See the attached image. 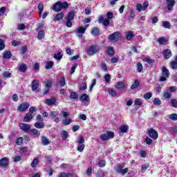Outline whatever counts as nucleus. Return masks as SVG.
<instances>
[{
    "instance_id": "45",
    "label": "nucleus",
    "mask_w": 177,
    "mask_h": 177,
    "mask_svg": "<svg viewBox=\"0 0 177 177\" xmlns=\"http://www.w3.org/2000/svg\"><path fill=\"white\" fill-rule=\"evenodd\" d=\"M153 104L155 106H160V104H161V100H160V98H155L153 100Z\"/></svg>"
},
{
    "instance_id": "17",
    "label": "nucleus",
    "mask_w": 177,
    "mask_h": 177,
    "mask_svg": "<svg viewBox=\"0 0 177 177\" xmlns=\"http://www.w3.org/2000/svg\"><path fill=\"white\" fill-rule=\"evenodd\" d=\"M33 116L32 114H31L30 113H28L24 119V122H30L31 121V120H32Z\"/></svg>"
},
{
    "instance_id": "46",
    "label": "nucleus",
    "mask_w": 177,
    "mask_h": 177,
    "mask_svg": "<svg viewBox=\"0 0 177 177\" xmlns=\"http://www.w3.org/2000/svg\"><path fill=\"white\" fill-rule=\"evenodd\" d=\"M64 124V125H70V124H71V119L70 118H65Z\"/></svg>"
},
{
    "instance_id": "36",
    "label": "nucleus",
    "mask_w": 177,
    "mask_h": 177,
    "mask_svg": "<svg viewBox=\"0 0 177 177\" xmlns=\"http://www.w3.org/2000/svg\"><path fill=\"white\" fill-rule=\"evenodd\" d=\"M84 149H85V145H84V144H78L77 145V151L82 153V151H84Z\"/></svg>"
},
{
    "instance_id": "4",
    "label": "nucleus",
    "mask_w": 177,
    "mask_h": 177,
    "mask_svg": "<svg viewBox=\"0 0 177 177\" xmlns=\"http://www.w3.org/2000/svg\"><path fill=\"white\" fill-rule=\"evenodd\" d=\"M121 33L120 32H115L108 36L109 41H118L121 38Z\"/></svg>"
},
{
    "instance_id": "51",
    "label": "nucleus",
    "mask_w": 177,
    "mask_h": 177,
    "mask_svg": "<svg viewBox=\"0 0 177 177\" xmlns=\"http://www.w3.org/2000/svg\"><path fill=\"white\" fill-rule=\"evenodd\" d=\"M3 77L6 78H10V77H12V73H10L9 71H5L3 73Z\"/></svg>"
},
{
    "instance_id": "58",
    "label": "nucleus",
    "mask_w": 177,
    "mask_h": 177,
    "mask_svg": "<svg viewBox=\"0 0 177 177\" xmlns=\"http://www.w3.org/2000/svg\"><path fill=\"white\" fill-rule=\"evenodd\" d=\"M151 96V93H147L144 95V99H145V100H149V99H150Z\"/></svg>"
},
{
    "instance_id": "11",
    "label": "nucleus",
    "mask_w": 177,
    "mask_h": 177,
    "mask_svg": "<svg viewBox=\"0 0 177 177\" xmlns=\"http://www.w3.org/2000/svg\"><path fill=\"white\" fill-rule=\"evenodd\" d=\"M52 84H53L52 80H46V82H45V86L47 88L45 90L44 95H46V93H48V92H49V88H52Z\"/></svg>"
},
{
    "instance_id": "49",
    "label": "nucleus",
    "mask_w": 177,
    "mask_h": 177,
    "mask_svg": "<svg viewBox=\"0 0 177 177\" xmlns=\"http://www.w3.org/2000/svg\"><path fill=\"white\" fill-rule=\"evenodd\" d=\"M104 78L105 82H110V81L111 80V76L110 75V74L105 75Z\"/></svg>"
},
{
    "instance_id": "19",
    "label": "nucleus",
    "mask_w": 177,
    "mask_h": 177,
    "mask_svg": "<svg viewBox=\"0 0 177 177\" xmlns=\"http://www.w3.org/2000/svg\"><path fill=\"white\" fill-rule=\"evenodd\" d=\"M162 75H164V77H169V71L167 69L165 66L162 68Z\"/></svg>"
},
{
    "instance_id": "57",
    "label": "nucleus",
    "mask_w": 177,
    "mask_h": 177,
    "mask_svg": "<svg viewBox=\"0 0 177 177\" xmlns=\"http://www.w3.org/2000/svg\"><path fill=\"white\" fill-rule=\"evenodd\" d=\"M145 143H146V145H151L153 143V140L147 137L145 140Z\"/></svg>"
},
{
    "instance_id": "63",
    "label": "nucleus",
    "mask_w": 177,
    "mask_h": 177,
    "mask_svg": "<svg viewBox=\"0 0 177 177\" xmlns=\"http://www.w3.org/2000/svg\"><path fill=\"white\" fill-rule=\"evenodd\" d=\"M87 86H86V83L84 82L81 84L80 87V91H86Z\"/></svg>"
},
{
    "instance_id": "30",
    "label": "nucleus",
    "mask_w": 177,
    "mask_h": 177,
    "mask_svg": "<svg viewBox=\"0 0 177 177\" xmlns=\"http://www.w3.org/2000/svg\"><path fill=\"white\" fill-rule=\"evenodd\" d=\"M158 44H160V45H165L166 43L167 42V39H165V37H160L158 39Z\"/></svg>"
},
{
    "instance_id": "1",
    "label": "nucleus",
    "mask_w": 177,
    "mask_h": 177,
    "mask_svg": "<svg viewBox=\"0 0 177 177\" xmlns=\"http://www.w3.org/2000/svg\"><path fill=\"white\" fill-rule=\"evenodd\" d=\"M67 8H68V3L67 1L63 3L62 1H57L53 6V10L57 12H61L62 9H67Z\"/></svg>"
},
{
    "instance_id": "38",
    "label": "nucleus",
    "mask_w": 177,
    "mask_h": 177,
    "mask_svg": "<svg viewBox=\"0 0 177 177\" xmlns=\"http://www.w3.org/2000/svg\"><path fill=\"white\" fill-rule=\"evenodd\" d=\"M162 27H164V28H169V30L171 29V24L169 21H163Z\"/></svg>"
},
{
    "instance_id": "59",
    "label": "nucleus",
    "mask_w": 177,
    "mask_h": 177,
    "mask_svg": "<svg viewBox=\"0 0 177 177\" xmlns=\"http://www.w3.org/2000/svg\"><path fill=\"white\" fill-rule=\"evenodd\" d=\"M109 95H111V96H115V95H117V91L113 88H110L109 90Z\"/></svg>"
},
{
    "instance_id": "14",
    "label": "nucleus",
    "mask_w": 177,
    "mask_h": 177,
    "mask_svg": "<svg viewBox=\"0 0 177 177\" xmlns=\"http://www.w3.org/2000/svg\"><path fill=\"white\" fill-rule=\"evenodd\" d=\"M39 86V81L38 80H34L31 84L32 91H37Z\"/></svg>"
},
{
    "instance_id": "55",
    "label": "nucleus",
    "mask_w": 177,
    "mask_h": 177,
    "mask_svg": "<svg viewBox=\"0 0 177 177\" xmlns=\"http://www.w3.org/2000/svg\"><path fill=\"white\" fill-rule=\"evenodd\" d=\"M96 85V79L93 80L92 84L89 87V92H92V89H93V86Z\"/></svg>"
},
{
    "instance_id": "29",
    "label": "nucleus",
    "mask_w": 177,
    "mask_h": 177,
    "mask_svg": "<svg viewBox=\"0 0 177 177\" xmlns=\"http://www.w3.org/2000/svg\"><path fill=\"white\" fill-rule=\"evenodd\" d=\"M127 131L128 126L127 125H123L120 127V132H121V133H127Z\"/></svg>"
},
{
    "instance_id": "10",
    "label": "nucleus",
    "mask_w": 177,
    "mask_h": 177,
    "mask_svg": "<svg viewBox=\"0 0 177 177\" xmlns=\"http://www.w3.org/2000/svg\"><path fill=\"white\" fill-rule=\"evenodd\" d=\"M30 135H33L35 138H39L41 136V131L37 129H32L29 131Z\"/></svg>"
},
{
    "instance_id": "31",
    "label": "nucleus",
    "mask_w": 177,
    "mask_h": 177,
    "mask_svg": "<svg viewBox=\"0 0 177 177\" xmlns=\"http://www.w3.org/2000/svg\"><path fill=\"white\" fill-rule=\"evenodd\" d=\"M37 9L39 10V15L41 16L42 15V12H44V3H40L37 6Z\"/></svg>"
},
{
    "instance_id": "23",
    "label": "nucleus",
    "mask_w": 177,
    "mask_h": 177,
    "mask_svg": "<svg viewBox=\"0 0 177 177\" xmlns=\"http://www.w3.org/2000/svg\"><path fill=\"white\" fill-rule=\"evenodd\" d=\"M81 102H88L89 100V95L86 93H83L80 97Z\"/></svg>"
},
{
    "instance_id": "3",
    "label": "nucleus",
    "mask_w": 177,
    "mask_h": 177,
    "mask_svg": "<svg viewBox=\"0 0 177 177\" xmlns=\"http://www.w3.org/2000/svg\"><path fill=\"white\" fill-rule=\"evenodd\" d=\"M100 138L103 141L109 140V139L114 138V133L113 131H107L106 133L101 134Z\"/></svg>"
},
{
    "instance_id": "41",
    "label": "nucleus",
    "mask_w": 177,
    "mask_h": 177,
    "mask_svg": "<svg viewBox=\"0 0 177 177\" xmlns=\"http://www.w3.org/2000/svg\"><path fill=\"white\" fill-rule=\"evenodd\" d=\"M52 67H53V62L50 61V62H47V64L46 65V68L47 70H50V68H52Z\"/></svg>"
},
{
    "instance_id": "50",
    "label": "nucleus",
    "mask_w": 177,
    "mask_h": 177,
    "mask_svg": "<svg viewBox=\"0 0 177 177\" xmlns=\"http://www.w3.org/2000/svg\"><path fill=\"white\" fill-rule=\"evenodd\" d=\"M97 165L100 168H103V167H106V162L104 160H100L98 161Z\"/></svg>"
},
{
    "instance_id": "8",
    "label": "nucleus",
    "mask_w": 177,
    "mask_h": 177,
    "mask_svg": "<svg viewBox=\"0 0 177 177\" xmlns=\"http://www.w3.org/2000/svg\"><path fill=\"white\" fill-rule=\"evenodd\" d=\"M19 128L24 132H28V131H31V125L26 123L19 124Z\"/></svg>"
},
{
    "instance_id": "5",
    "label": "nucleus",
    "mask_w": 177,
    "mask_h": 177,
    "mask_svg": "<svg viewBox=\"0 0 177 177\" xmlns=\"http://www.w3.org/2000/svg\"><path fill=\"white\" fill-rule=\"evenodd\" d=\"M147 8H149V2L148 1L144 2L142 5V3H138L136 6V9L138 12H143V11L146 10L147 9Z\"/></svg>"
},
{
    "instance_id": "64",
    "label": "nucleus",
    "mask_w": 177,
    "mask_h": 177,
    "mask_svg": "<svg viewBox=\"0 0 177 177\" xmlns=\"http://www.w3.org/2000/svg\"><path fill=\"white\" fill-rule=\"evenodd\" d=\"M113 16H114V14H113L112 12H109L106 14V19L110 20V19H111L113 18Z\"/></svg>"
},
{
    "instance_id": "15",
    "label": "nucleus",
    "mask_w": 177,
    "mask_h": 177,
    "mask_svg": "<svg viewBox=\"0 0 177 177\" xmlns=\"http://www.w3.org/2000/svg\"><path fill=\"white\" fill-rule=\"evenodd\" d=\"M64 17V14L63 12L58 13L54 15V21H60V20H63Z\"/></svg>"
},
{
    "instance_id": "24",
    "label": "nucleus",
    "mask_w": 177,
    "mask_h": 177,
    "mask_svg": "<svg viewBox=\"0 0 177 177\" xmlns=\"http://www.w3.org/2000/svg\"><path fill=\"white\" fill-rule=\"evenodd\" d=\"M126 37L128 41H131V39L135 37V33H133L132 31L128 32Z\"/></svg>"
},
{
    "instance_id": "22",
    "label": "nucleus",
    "mask_w": 177,
    "mask_h": 177,
    "mask_svg": "<svg viewBox=\"0 0 177 177\" xmlns=\"http://www.w3.org/2000/svg\"><path fill=\"white\" fill-rule=\"evenodd\" d=\"M74 16H75V14L74 13V11H71L68 13V16L66 18V20L72 21L74 20Z\"/></svg>"
},
{
    "instance_id": "54",
    "label": "nucleus",
    "mask_w": 177,
    "mask_h": 177,
    "mask_svg": "<svg viewBox=\"0 0 177 177\" xmlns=\"http://www.w3.org/2000/svg\"><path fill=\"white\" fill-rule=\"evenodd\" d=\"M71 99H77L78 98V93L75 92L71 93L70 95Z\"/></svg>"
},
{
    "instance_id": "34",
    "label": "nucleus",
    "mask_w": 177,
    "mask_h": 177,
    "mask_svg": "<svg viewBox=\"0 0 177 177\" xmlns=\"http://www.w3.org/2000/svg\"><path fill=\"white\" fill-rule=\"evenodd\" d=\"M38 162H39V160L37 158L33 159V160L31 162L30 166L32 167V168H35V167H37L38 165Z\"/></svg>"
},
{
    "instance_id": "21",
    "label": "nucleus",
    "mask_w": 177,
    "mask_h": 177,
    "mask_svg": "<svg viewBox=\"0 0 177 177\" xmlns=\"http://www.w3.org/2000/svg\"><path fill=\"white\" fill-rule=\"evenodd\" d=\"M19 70L21 71V73H26V71H27V65L26 64H21L19 66Z\"/></svg>"
},
{
    "instance_id": "43",
    "label": "nucleus",
    "mask_w": 177,
    "mask_h": 177,
    "mask_svg": "<svg viewBox=\"0 0 177 177\" xmlns=\"http://www.w3.org/2000/svg\"><path fill=\"white\" fill-rule=\"evenodd\" d=\"M142 70H143V66L142 65V64L138 63L137 64V71L138 73H142Z\"/></svg>"
},
{
    "instance_id": "37",
    "label": "nucleus",
    "mask_w": 177,
    "mask_h": 177,
    "mask_svg": "<svg viewBox=\"0 0 177 177\" xmlns=\"http://www.w3.org/2000/svg\"><path fill=\"white\" fill-rule=\"evenodd\" d=\"M58 177H73L72 174H66V172H62Z\"/></svg>"
},
{
    "instance_id": "32",
    "label": "nucleus",
    "mask_w": 177,
    "mask_h": 177,
    "mask_svg": "<svg viewBox=\"0 0 177 177\" xmlns=\"http://www.w3.org/2000/svg\"><path fill=\"white\" fill-rule=\"evenodd\" d=\"M63 57V54H62V53L58 52L55 54H54V58L56 60H61V59Z\"/></svg>"
},
{
    "instance_id": "28",
    "label": "nucleus",
    "mask_w": 177,
    "mask_h": 177,
    "mask_svg": "<svg viewBox=\"0 0 177 177\" xmlns=\"http://www.w3.org/2000/svg\"><path fill=\"white\" fill-rule=\"evenodd\" d=\"M107 55L109 56H114V48L112 46L108 47Z\"/></svg>"
},
{
    "instance_id": "13",
    "label": "nucleus",
    "mask_w": 177,
    "mask_h": 177,
    "mask_svg": "<svg viewBox=\"0 0 177 177\" xmlns=\"http://www.w3.org/2000/svg\"><path fill=\"white\" fill-rule=\"evenodd\" d=\"M85 31H86V28L80 26L77 29L76 32L78 34V37L81 38L83 34H85Z\"/></svg>"
},
{
    "instance_id": "7",
    "label": "nucleus",
    "mask_w": 177,
    "mask_h": 177,
    "mask_svg": "<svg viewBox=\"0 0 177 177\" xmlns=\"http://www.w3.org/2000/svg\"><path fill=\"white\" fill-rule=\"evenodd\" d=\"M28 107H30V103L24 102V103L21 104L19 106L17 111H20L21 113H23V112L26 111V110H27L28 109Z\"/></svg>"
},
{
    "instance_id": "27",
    "label": "nucleus",
    "mask_w": 177,
    "mask_h": 177,
    "mask_svg": "<svg viewBox=\"0 0 177 177\" xmlns=\"http://www.w3.org/2000/svg\"><path fill=\"white\" fill-rule=\"evenodd\" d=\"M3 59H10L12 57V53L10 51H6L3 55Z\"/></svg>"
},
{
    "instance_id": "26",
    "label": "nucleus",
    "mask_w": 177,
    "mask_h": 177,
    "mask_svg": "<svg viewBox=\"0 0 177 177\" xmlns=\"http://www.w3.org/2000/svg\"><path fill=\"white\" fill-rule=\"evenodd\" d=\"M37 38L39 40L44 39V38H45V31L40 30L37 34Z\"/></svg>"
},
{
    "instance_id": "47",
    "label": "nucleus",
    "mask_w": 177,
    "mask_h": 177,
    "mask_svg": "<svg viewBox=\"0 0 177 177\" xmlns=\"http://www.w3.org/2000/svg\"><path fill=\"white\" fill-rule=\"evenodd\" d=\"M91 34H93V35H99V28H93Z\"/></svg>"
},
{
    "instance_id": "9",
    "label": "nucleus",
    "mask_w": 177,
    "mask_h": 177,
    "mask_svg": "<svg viewBox=\"0 0 177 177\" xmlns=\"http://www.w3.org/2000/svg\"><path fill=\"white\" fill-rule=\"evenodd\" d=\"M166 2L167 4L168 10H173L174 7L175 6V3H176L175 0H166Z\"/></svg>"
},
{
    "instance_id": "53",
    "label": "nucleus",
    "mask_w": 177,
    "mask_h": 177,
    "mask_svg": "<svg viewBox=\"0 0 177 177\" xmlns=\"http://www.w3.org/2000/svg\"><path fill=\"white\" fill-rule=\"evenodd\" d=\"M169 118L172 121H177V114L176 113H172V114L169 115Z\"/></svg>"
},
{
    "instance_id": "56",
    "label": "nucleus",
    "mask_w": 177,
    "mask_h": 177,
    "mask_svg": "<svg viewBox=\"0 0 177 177\" xmlns=\"http://www.w3.org/2000/svg\"><path fill=\"white\" fill-rule=\"evenodd\" d=\"M77 145H83L82 143H85V139H84V137H80L79 140H77Z\"/></svg>"
},
{
    "instance_id": "62",
    "label": "nucleus",
    "mask_w": 177,
    "mask_h": 177,
    "mask_svg": "<svg viewBox=\"0 0 177 177\" xmlns=\"http://www.w3.org/2000/svg\"><path fill=\"white\" fill-rule=\"evenodd\" d=\"M17 145L18 146H21V145H23V138L19 137V138H17Z\"/></svg>"
},
{
    "instance_id": "61",
    "label": "nucleus",
    "mask_w": 177,
    "mask_h": 177,
    "mask_svg": "<svg viewBox=\"0 0 177 177\" xmlns=\"http://www.w3.org/2000/svg\"><path fill=\"white\" fill-rule=\"evenodd\" d=\"M102 24L105 26L107 27L110 24V20L109 19H104V21H102Z\"/></svg>"
},
{
    "instance_id": "42",
    "label": "nucleus",
    "mask_w": 177,
    "mask_h": 177,
    "mask_svg": "<svg viewBox=\"0 0 177 177\" xmlns=\"http://www.w3.org/2000/svg\"><path fill=\"white\" fill-rule=\"evenodd\" d=\"M59 115V112L57 111H51L50 113V117L51 118H56V117Z\"/></svg>"
},
{
    "instance_id": "18",
    "label": "nucleus",
    "mask_w": 177,
    "mask_h": 177,
    "mask_svg": "<svg viewBox=\"0 0 177 177\" xmlns=\"http://www.w3.org/2000/svg\"><path fill=\"white\" fill-rule=\"evenodd\" d=\"M41 143L44 146H48L50 142L49 141V139L46 138V136H44L41 137Z\"/></svg>"
},
{
    "instance_id": "20",
    "label": "nucleus",
    "mask_w": 177,
    "mask_h": 177,
    "mask_svg": "<svg viewBox=\"0 0 177 177\" xmlns=\"http://www.w3.org/2000/svg\"><path fill=\"white\" fill-rule=\"evenodd\" d=\"M56 103V99L55 98H50V99H47L46 101V104L47 106H52Z\"/></svg>"
},
{
    "instance_id": "60",
    "label": "nucleus",
    "mask_w": 177,
    "mask_h": 177,
    "mask_svg": "<svg viewBox=\"0 0 177 177\" xmlns=\"http://www.w3.org/2000/svg\"><path fill=\"white\" fill-rule=\"evenodd\" d=\"M171 93H169V92H165L163 94V97L165 99H171Z\"/></svg>"
},
{
    "instance_id": "12",
    "label": "nucleus",
    "mask_w": 177,
    "mask_h": 177,
    "mask_svg": "<svg viewBox=\"0 0 177 177\" xmlns=\"http://www.w3.org/2000/svg\"><path fill=\"white\" fill-rule=\"evenodd\" d=\"M162 55H163L165 59H169V57H172V52L171 51V50L167 48L163 51Z\"/></svg>"
},
{
    "instance_id": "33",
    "label": "nucleus",
    "mask_w": 177,
    "mask_h": 177,
    "mask_svg": "<svg viewBox=\"0 0 177 177\" xmlns=\"http://www.w3.org/2000/svg\"><path fill=\"white\" fill-rule=\"evenodd\" d=\"M125 87V84L122 82H118L116 84L117 89H124Z\"/></svg>"
},
{
    "instance_id": "25",
    "label": "nucleus",
    "mask_w": 177,
    "mask_h": 177,
    "mask_svg": "<svg viewBox=\"0 0 177 177\" xmlns=\"http://www.w3.org/2000/svg\"><path fill=\"white\" fill-rule=\"evenodd\" d=\"M34 125L37 129H42L43 128H45V124L43 122H36Z\"/></svg>"
},
{
    "instance_id": "6",
    "label": "nucleus",
    "mask_w": 177,
    "mask_h": 177,
    "mask_svg": "<svg viewBox=\"0 0 177 177\" xmlns=\"http://www.w3.org/2000/svg\"><path fill=\"white\" fill-rule=\"evenodd\" d=\"M147 133H148L149 138H151L153 140H157L158 138V133H157L153 129H148Z\"/></svg>"
},
{
    "instance_id": "16",
    "label": "nucleus",
    "mask_w": 177,
    "mask_h": 177,
    "mask_svg": "<svg viewBox=\"0 0 177 177\" xmlns=\"http://www.w3.org/2000/svg\"><path fill=\"white\" fill-rule=\"evenodd\" d=\"M9 164V158L4 157L0 160V167H5Z\"/></svg>"
},
{
    "instance_id": "40",
    "label": "nucleus",
    "mask_w": 177,
    "mask_h": 177,
    "mask_svg": "<svg viewBox=\"0 0 177 177\" xmlns=\"http://www.w3.org/2000/svg\"><path fill=\"white\" fill-rule=\"evenodd\" d=\"M66 85V79L64 77H62L59 80V86H64Z\"/></svg>"
},
{
    "instance_id": "52",
    "label": "nucleus",
    "mask_w": 177,
    "mask_h": 177,
    "mask_svg": "<svg viewBox=\"0 0 177 177\" xmlns=\"http://www.w3.org/2000/svg\"><path fill=\"white\" fill-rule=\"evenodd\" d=\"M171 67L173 70H176L177 69V62L176 61L171 62Z\"/></svg>"
},
{
    "instance_id": "2",
    "label": "nucleus",
    "mask_w": 177,
    "mask_h": 177,
    "mask_svg": "<svg viewBox=\"0 0 177 177\" xmlns=\"http://www.w3.org/2000/svg\"><path fill=\"white\" fill-rule=\"evenodd\" d=\"M100 50V47L97 45L91 46L87 50L88 55L90 56H93V55H96L97 52Z\"/></svg>"
},
{
    "instance_id": "44",
    "label": "nucleus",
    "mask_w": 177,
    "mask_h": 177,
    "mask_svg": "<svg viewBox=\"0 0 177 177\" xmlns=\"http://www.w3.org/2000/svg\"><path fill=\"white\" fill-rule=\"evenodd\" d=\"M134 104L135 106H142V99L137 98L136 100H135Z\"/></svg>"
},
{
    "instance_id": "48",
    "label": "nucleus",
    "mask_w": 177,
    "mask_h": 177,
    "mask_svg": "<svg viewBox=\"0 0 177 177\" xmlns=\"http://www.w3.org/2000/svg\"><path fill=\"white\" fill-rule=\"evenodd\" d=\"M3 49H5V41L0 39V50H3Z\"/></svg>"
},
{
    "instance_id": "35",
    "label": "nucleus",
    "mask_w": 177,
    "mask_h": 177,
    "mask_svg": "<svg viewBox=\"0 0 177 177\" xmlns=\"http://www.w3.org/2000/svg\"><path fill=\"white\" fill-rule=\"evenodd\" d=\"M138 86H139V80H136L134 81V84H133L131 86V89L133 90V89H136V88H138Z\"/></svg>"
},
{
    "instance_id": "39",
    "label": "nucleus",
    "mask_w": 177,
    "mask_h": 177,
    "mask_svg": "<svg viewBox=\"0 0 177 177\" xmlns=\"http://www.w3.org/2000/svg\"><path fill=\"white\" fill-rule=\"evenodd\" d=\"M170 103L171 104V107H174V109H177V100L176 99H171Z\"/></svg>"
}]
</instances>
